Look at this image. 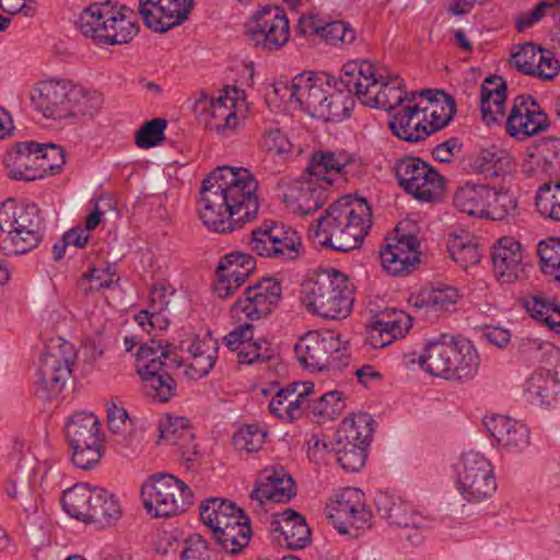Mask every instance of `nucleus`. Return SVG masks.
<instances>
[{"mask_svg": "<svg viewBox=\"0 0 560 560\" xmlns=\"http://www.w3.org/2000/svg\"><path fill=\"white\" fill-rule=\"evenodd\" d=\"M258 180L245 167H217L203 179L199 215L203 224L219 233L235 229L236 222L250 221L259 209Z\"/></svg>", "mask_w": 560, "mask_h": 560, "instance_id": "1", "label": "nucleus"}, {"mask_svg": "<svg viewBox=\"0 0 560 560\" xmlns=\"http://www.w3.org/2000/svg\"><path fill=\"white\" fill-rule=\"evenodd\" d=\"M372 226V210L365 199L345 196L326 210L310 229V237L338 252L357 248Z\"/></svg>", "mask_w": 560, "mask_h": 560, "instance_id": "2", "label": "nucleus"}, {"mask_svg": "<svg viewBox=\"0 0 560 560\" xmlns=\"http://www.w3.org/2000/svg\"><path fill=\"white\" fill-rule=\"evenodd\" d=\"M275 93L294 98L308 115L325 121H342L349 117L354 105L353 96L345 94L337 79L329 73H301L290 86H275Z\"/></svg>", "mask_w": 560, "mask_h": 560, "instance_id": "3", "label": "nucleus"}, {"mask_svg": "<svg viewBox=\"0 0 560 560\" xmlns=\"http://www.w3.org/2000/svg\"><path fill=\"white\" fill-rule=\"evenodd\" d=\"M102 105V96L65 79L49 78L37 81V114L52 121L77 122L94 117Z\"/></svg>", "mask_w": 560, "mask_h": 560, "instance_id": "4", "label": "nucleus"}, {"mask_svg": "<svg viewBox=\"0 0 560 560\" xmlns=\"http://www.w3.org/2000/svg\"><path fill=\"white\" fill-rule=\"evenodd\" d=\"M131 15L132 10L112 0L93 2L80 12L75 26L100 46L122 45L132 40L139 31Z\"/></svg>", "mask_w": 560, "mask_h": 560, "instance_id": "5", "label": "nucleus"}, {"mask_svg": "<svg viewBox=\"0 0 560 560\" xmlns=\"http://www.w3.org/2000/svg\"><path fill=\"white\" fill-rule=\"evenodd\" d=\"M301 301L308 312L328 319L347 317L353 304L348 278L336 269L305 279Z\"/></svg>", "mask_w": 560, "mask_h": 560, "instance_id": "6", "label": "nucleus"}, {"mask_svg": "<svg viewBox=\"0 0 560 560\" xmlns=\"http://www.w3.org/2000/svg\"><path fill=\"white\" fill-rule=\"evenodd\" d=\"M299 362L312 370H341L349 363L347 343L335 331H310L295 343Z\"/></svg>", "mask_w": 560, "mask_h": 560, "instance_id": "7", "label": "nucleus"}, {"mask_svg": "<svg viewBox=\"0 0 560 560\" xmlns=\"http://www.w3.org/2000/svg\"><path fill=\"white\" fill-rule=\"evenodd\" d=\"M77 358L74 346L61 337H52L40 351L37 376V394L42 390L50 400L63 388L71 376V366Z\"/></svg>", "mask_w": 560, "mask_h": 560, "instance_id": "8", "label": "nucleus"}, {"mask_svg": "<svg viewBox=\"0 0 560 560\" xmlns=\"http://www.w3.org/2000/svg\"><path fill=\"white\" fill-rule=\"evenodd\" d=\"M141 497L147 511L154 517H171L192 504L188 486L173 475L161 474L142 486Z\"/></svg>", "mask_w": 560, "mask_h": 560, "instance_id": "9", "label": "nucleus"}, {"mask_svg": "<svg viewBox=\"0 0 560 560\" xmlns=\"http://www.w3.org/2000/svg\"><path fill=\"white\" fill-rule=\"evenodd\" d=\"M136 366L142 381L151 389L150 395L160 401H167L174 395L176 384L165 370L175 360L170 359L168 345L151 339L142 345L136 354Z\"/></svg>", "mask_w": 560, "mask_h": 560, "instance_id": "10", "label": "nucleus"}, {"mask_svg": "<svg viewBox=\"0 0 560 560\" xmlns=\"http://www.w3.org/2000/svg\"><path fill=\"white\" fill-rule=\"evenodd\" d=\"M456 486L465 500L480 502L497 490V480L490 462L475 451L462 455L456 465Z\"/></svg>", "mask_w": 560, "mask_h": 560, "instance_id": "11", "label": "nucleus"}, {"mask_svg": "<svg viewBox=\"0 0 560 560\" xmlns=\"http://www.w3.org/2000/svg\"><path fill=\"white\" fill-rule=\"evenodd\" d=\"M395 175L404 190L418 200L434 201L443 194V176L419 158L401 159L395 165Z\"/></svg>", "mask_w": 560, "mask_h": 560, "instance_id": "12", "label": "nucleus"}, {"mask_svg": "<svg viewBox=\"0 0 560 560\" xmlns=\"http://www.w3.org/2000/svg\"><path fill=\"white\" fill-rule=\"evenodd\" d=\"M281 283L276 278H262L248 285L243 298L235 301L232 312L258 320L270 315L281 300Z\"/></svg>", "mask_w": 560, "mask_h": 560, "instance_id": "13", "label": "nucleus"}, {"mask_svg": "<svg viewBox=\"0 0 560 560\" xmlns=\"http://www.w3.org/2000/svg\"><path fill=\"white\" fill-rule=\"evenodd\" d=\"M256 46L265 50L281 49L289 40L290 27L284 11L278 7L264 8L247 28Z\"/></svg>", "mask_w": 560, "mask_h": 560, "instance_id": "14", "label": "nucleus"}, {"mask_svg": "<svg viewBox=\"0 0 560 560\" xmlns=\"http://www.w3.org/2000/svg\"><path fill=\"white\" fill-rule=\"evenodd\" d=\"M234 107V100L226 94L212 100L201 93L195 104L203 127L221 138L234 135L240 125Z\"/></svg>", "mask_w": 560, "mask_h": 560, "instance_id": "15", "label": "nucleus"}, {"mask_svg": "<svg viewBox=\"0 0 560 560\" xmlns=\"http://www.w3.org/2000/svg\"><path fill=\"white\" fill-rule=\"evenodd\" d=\"M419 241L416 235H399L386 238L385 247L380 252L383 268L393 276L412 272L419 265Z\"/></svg>", "mask_w": 560, "mask_h": 560, "instance_id": "16", "label": "nucleus"}, {"mask_svg": "<svg viewBox=\"0 0 560 560\" xmlns=\"http://www.w3.org/2000/svg\"><path fill=\"white\" fill-rule=\"evenodd\" d=\"M549 118L530 95H518L506 119L510 136L526 139L547 130Z\"/></svg>", "mask_w": 560, "mask_h": 560, "instance_id": "17", "label": "nucleus"}, {"mask_svg": "<svg viewBox=\"0 0 560 560\" xmlns=\"http://www.w3.org/2000/svg\"><path fill=\"white\" fill-rule=\"evenodd\" d=\"M254 327L245 324L236 327L223 337V342L233 352L237 353V361L242 364L268 362L276 358V350L262 339H254Z\"/></svg>", "mask_w": 560, "mask_h": 560, "instance_id": "18", "label": "nucleus"}, {"mask_svg": "<svg viewBox=\"0 0 560 560\" xmlns=\"http://www.w3.org/2000/svg\"><path fill=\"white\" fill-rule=\"evenodd\" d=\"M331 180L322 179L307 174L299 179L284 195L288 207L301 215H307L319 209L327 200V190Z\"/></svg>", "mask_w": 560, "mask_h": 560, "instance_id": "19", "label": "nucleus"}, {"mask_svg": "<svg viewBox=\"0 0 560 560\" xmlns=\"http://www.w3.org/2000/svg\"><path fill=\"white\" fill-rule=\"evenodd\" d=\"M363 495L357 488H347L331 503L329 518L340 533H348L349 527L360 529L368 525L370 512L364 508Z\"/></svg>", "mask_w": 560, "mask_h": 560, "instance_id": "20", "label": "nucleus"}, {"mask_svg": "<svg viewBox=\"0 0 560 560\" xmlns=\"http://www.w3.org/2000/svg\"><path fill=\"white\" fill-rule=\"evenodd\" d=\"M417 92H410L409 100L392 112L388 127L397 138L417 143L430 136L423 119H420L421 106L416 102Z\"/></svg>", "mask_w": 560, "mask_h": 560, "instance_id": "21", "label": "nucleus"}, {"mask_svg": "<svg viewBox=\"0 0 560 560\" xmlns=\"http://www.w3.org/2000/svg\"><path fill=\"white\" fill-rule=\"evenodd\" d=\"M294 497V481L283 469L265 468L250 493V499L261 508L265 502L285 503Z\"/></svg>", "mask_w": 560, "mask_h": 560, "instance_id": "22", "label": "nucleus"}, {"mask_svg": "<svg viewBox=\"0 0 560 560\" xmlns=\"http://www.w3.org/2000/svg\"><path fill=\"white\" fill-rule=\"evenodd\" d=\"M493 271L498 280L511 283L524 275L521 244L513 237L500 238L492 250Z\"/></svg>", "mask_w": 560, "mask_h": 560, "instance_id": "23", "label": "nucleus"}, {"mask_svg": "<svg viewBox=\"0 0 560 560\" xmlns=\"http://www.w3.org/2000/svg\"><path fill=\"white\" fill-rule=\"evenodd\" d=\"M374 504L376 513L390 526L420 527L423 523V517L395 493L378 491L374 497Z\"/></svg>", "mask_w": 560, "mask_h": 560, "instance_id": "24", "label": "nucleus"}, {"mask_svg": "<svg viewBox=\"0 0 560 560\" xmlns=\"http://www.w3.org/2000/svg\"><path fill=\"white\" fill-rule=\"evenodd\" d=\"M380 80L375 75V67L365 59L351 60L343 65L341 75L337 79V84L345 94L357 96L361 102Z\"/></svg>", "mask_w": 560, "mask_h": 560, "instance_id": "25", "label": "nucleus"}, {"mask_svg": "<svg viewBox=\"0 0 560 560\" xmlns=\"http://www.w3.org/2000/svg\"><path fill=\"white\" fill-rule=\"evenodd\" d=\"M419 97L425 98L428 105L421 107L427 130L432 135L450 124L456 113V104L452 96L440 90L424 89L417 92Z\"/></svg>", "mask_w": 560, "mask_h": 560, "instance_id": "26", "label": "nucleus"}, {"mask_svg": "<svg viewBox=\"0 0 560 560\" xmlns=\"http://www.w3.org/2000/svg\"><path fill=\"white\" fill-rule=\"evenodd\" d=\"M402 86V80L398 75H380L378 82L372 85L362 104L392 113L409 100L410 92L404 91Z\"/></svg>", "mask_w": 560, "mask_h": 560, "instance_id": "27", "label": "nucleus"}, {"mask_svg": "<svg viewBox=\"0 0 560 560\" xmlns=\"http://www.w3.org/2000/svg\"><path fill=\"white\" fill-rule=\"evenodd\" d=\"M453 336L442 334L438 338L428 340L423 353L418 362L427 373L447 380Z\"/></svg>", "mask_w": 560, "mask_h": 560, "instance_id": "28", "label": "nucleus"}, {"mask_svg": "<svg viewBox=\"0 0 560 560\" xmlns=\"http://www.w3.org/2000/svg\"><path fill=\"white\" fill-rule=\"evenodd\" d=\"M453 354L450 359L448 381H469L472 380L479 370L480 358L474 345L464 338L453 336Z\"/></svg>", "mask_w": 560, "mask_h": 560, "instance_id": "29", "label": "nucleus"}, {"mask_svg": "<svg viewBox=\"0 0 560 560\" xmlns=\"http://www.w3.org/2000/svg\"><path fill=\"white\" fill-rule=\"evenodd\" d=\"M506 84L502 77H488L480 88V110L487 125L499 121L504 116Z\"/></svg>", "mask_w": 560, "mask_h": 560, "instance_id": "30", "label": "nucleus"}, {"mask_svg": "<svg viewBox=\"0 0 560 560\" xmlns=\"http://www.w3.org/2000/svg\"><path fill=\"white\" fill-rule=\"evenodd\" d=\"M493 197L494 190L489 185L467 182L456 189L453 202L460 212L483 218L486 208Z\"/></svg>", "mask_w": 560, "mask_h": 560, "instance_id": "31", "label": "nucleus"}, {"mask_svg": "<svg viewBox=\"0 0 560 560\" xmlns=\"http://www.w3.org/2000/svg\"><path fill=\"white\" fill-rule=\"evenodd\" d=\"M272 530L279 532L290 549H302L311 541V529L305 518L294 510L287 509L271 523Z\"/></svg>", "mask_w": 560, "mask_h": 560, "instance_id": "32", "label": "nucleus"}, {"mask_svg": "<svg viewBox=\"0 0 560 560\" xmlns=\"http://www.w3.org/2000/svg\"><path fill=\"white\" fill-rule=\"evenodd\" d=\"M355 155L345 150L317 151L312 154L306 173L318 180L327 179L332 182L335 175L341 174L343 170L354 163Z\"/></svg>", "mask_w": 560, "mask_h": 560, "instance_id": "33", "label": "nucleus"}, {"mask_svg": "<svg viewBox=\"0 0 560 560\" xmlns=\"http://www.w3.org/2000/svg\"><path fill=\"white\" fill-rule=\"evenodd\" d=\"M5 164L10 178L33 182L35 179V142L18 143L14 151L7 154Z\"/></svg>", "mask_w": 560, "mask_h": 560, "instance_id": "34", "label": "nucleus"}, {"mask_svg": "<svg viewBox=\"0 0 560 560\" xmlns=\"http://www.w3.org/2000/svg\"><path fill=\"white\" fill-rule=\"evenodd\" d=\"M66 438L70 443H96L100 438V421L94 413L77 412L66 424Z\"/></svg>", "mask_w": 560, "mask_h": 560, "instance_id": "35", "label": "nucleus"}, {"mask_svg": "<svg viewBox=\"0 0 560 560\" xmlns=\"http://www.w3.org/2000/svg\"><path fill=\"white\" fill-rule=\"evenodd\" d=\"M458 300L455 288L445 287L439 289H422L418 294L409 299L410 304L419 310L425 308L432 312L448 311Z\"/></svg>", "mask_w": 560, "mask_h": 560, "instance_id": "36", "label": "nucleus"}, {"mask_svg": "<svg viewBox=\"0 0 560 560\" xmlns=\"http://www.w3.org/2000/svg\"><path fill=\"white\" fill-rule=\"evenodd\" d=\"M512 158L508 152L490 147L481 149L474 160V170L486 177H499L510 171Z\"/></svg>", "mask_w": 560, "mask_h": 560, "instance_id": "37", "label": "nucleus"}, {"mask_svg": "<svg viewBox=\"0 0 560 560\" xmlns=\"http://www.w3.org/2000/svg\"><path fill=\"white\" fill-rule=\"evenodd\" d=\"M91 498V487L88 483H75L62 492L60 501L67 514L89 523L92 511Z\"/></svg>", "mask_w": 560, "mask_h": 560, "instance_id": "38", "label": "nucleus"}, {"mask_svg": "<svg viewBox=\"0 0 560 560\" xmlns=\"http://www.w3.org/2000/svg\"><path fill=\"white\" fill-rule=\"evenodd\" d=\"M372 418L366 413L345 419L336 432V443L348 445L352 442L369 444L372 435Z\"/></svg>", "mask_w": 560, "mask_h": 560, "instance_id": "39", "label": "nucleus"}, {"mask_svg": "<svg viewBox=\"0 0 560 560\" xmlns=\"http://www.w3.org/2000/svg\"><path fill=\"white\" fill-rule=\"evenodd\" d=\"M272 258L295 260L302 252V241L299 234L283 224L275 223L272 238Z\"/></svg>", "mask_w": 560, "mask_h": 560, "instance_id": "40", "label": "nucleus"}, {"mask_svg": "<svg viewBox=\"0 0 560 560\" xmlns=\"http://www.w3.org/2000/svg\"><path fill=\"white\" fill-rule=\"evenodd\" d=\"M160 9L159 21H154L153 31L164 33L184 23L194 5V0H164Z\"/></svg>", "mask_w": 560, "mask_h": 560, "instance_id": "41", "label": "nucleus"}, {"mask_svg": "<svg viewBox=\"0 0 560 560\" xmlns=\"http://www.w3.org/2000/svg\"><path fill=\"white\" fill-rule=\"evenodd\" d=\"M159 430L160 440L176 446L191 444L195 438L188 419L184 417L166 416L160 421Z\"/></svg>", "mask_w": 560, "mask_h": 560, "instance_id": "42", "label": "nucleus"}, {"mask_svg": "<svg viewBox=\"0 0 560 560\" xmlns=\"http://www.w3.org/2000/svg\"><path fill=\"white\" fill-rule=\"evenodd\" d=\"M235 503L219 498H210L201 503L199 508L200 518L202 523L212 529L214 527L229 524V516L236 511Z\"/></svg>", "mask_w": 560, "mask_h": 560, "instance_id": "43", "label": "nucleus"}, {"mask_svg": "<svg viewBox=\"0 0 560 560\" xmlns=\"http://www.w3.org/2000/svg\"><path fill=\"white\" fill-rule=\"evenodd\" d=\"M256 261L249 254L233 252L221 258L217 271H222L234 282L244 283L255 270Z\"/></svg>", "mask_w": 560, "mask_h": 560, "instance_id": "44", "label": "nucleus"}, {"mask_svg": "<svg viewBox=\"0 0 560 560\" xmlns=\"http://www.w3.org/2000/svg\"><path fill=\"white\" fill-rule=\"evenodd\" d=\"M530 316L544 323L549 329L560 335V304L544 298L534 296L525 302Z\"/></svg>", "mask_w": 560, "mask_h": 560, "instance_id": "45", "label": "nucleus"}, {"mask_svg": "<svg viewBox=\"0 0 560 560\" xmlns=\"http://www.w3.org/2000/svg\"><path fill=\"white\" fill-rule=\"evenodd\" d=\"M447 248L452 259L464 269L477 265L481 257L477 242L468 234L450 238Z\"/></svg>", "mask_w": 560, "mask_h": 560, "instance_id": "46", "label": "nucleus"}, {"mask_svg": "<svg viewBox=\"0 0 560 560\" xmlns=\"http://www.w3.org/2000/svg\"><path fill=\"white\" fill-rule=\"evenodd\" d=\"M527 392L541 399V402L550 404L551 398L560 392V383L550 370L535 371L527 381Z\"/></svg>", "mask_w": 560, "mask_h": 560, "instance_id": "47", "label": "nucleus"}, {"mask_svg": "<svg viewBox=\"0 0 560 560\" xmlns=\"http://www.w3.org/2000/svg\"><path fill=\"white\" fill-rule=\"evenodd\" d=\"M65 163L63 148L55 143H37V178L58 173Z\"/></svg>", "mask_w": 560, "mask_h": 560, "instance_id": "48", "label": "nucleus"}, {"mask_svg": "<svg viewBox=\"0 0 560 560\" xmlns=\"http://www.w3.org/2000/svg\"><path fill=\"white\" fill-rule=\"evenodd\" d=\"M538 212L553 221H560V180L540 186L536 195Z\"/></svg>", "mask_w": 560, "mask_h": 560, "instance_id": "49", "label": "nucleus"}, {"mask_svg": "<svg viewBox=\"0 0 560 560\" xmlns=\"http://www.w3.org/2000/svg\"><path fill=\"white\" fill-rule=\"evenodd\" d=\"M35 247V230H7L0 234V249L5 255H21Z\"/></svg>", "mask_w": 560, "mask_h": 560, "instance_id": "50", "label": "nucleus"}, {"mask_svg": "<svg viewBox=\"0 0 560 560\" xmlns=\"http://www.w3.org/2000/svg\"><path fill=\"white\" fill-rule=\"evenodd\" d=\"M212 536L222 550L235 555L248 545L252 537V528L250 526L231 527L214 532Z\"/></svg>", "mask_w": 560, "mask_h": 560, "instance_id": "51", "label": "nucleus"}, {"mask_svg": "<svg viewBox=\"0 0 560 560\" xmlns=\"http://www.w3.org/2000/svg\"><path fill=\"white\" fill-rule=\"evenodd\" d=\"M34 206H19L9 211L7 206L0 209V230H34L33 212Z\"/></svg>", "mask_w": 560, "mask_h": 560, "instance_id": "52", "label": "nucleus"}, {"mask_svg": "<svg viewBox=\"0 0 560 560\" xmlns=\"http://www.w3.org/2000/svg\"><path fill=\"white\" fill-rule=\"evenodd\" d=\"M70 446L72 448V463L83 470L93 469L104 455L102 441H96V443H70Z\"/></svg>", "mask_w": 560, "mask_h": 560, "instance_id": "53", "label": "nucleus"}, {"mask_svg": "<svg viewBox=\"0 0 560 560\" xmlns=\"http://www.w3.org/2000/svg\"><path fill=\"white\" fill-rule=\"evenodd\" d=\"M269 409L272 415L287 421H292L303 413V407L298 405V399L289 389L281 388L272 397Z\"/></svg>", "mask_w": 560, "mask_h": 560, "instance_id": "54", "label": "nucleus"}, {"mask_svg": "<svg viewBox=\"0 0 560 560\" xmlns=\"http://www.w3.org/2000/svg\"><path fill=\"white\" fill-rule=\"evenodd\" d=\"M537 253L541 261L542 271L560 281V240L550 238L547 242H540Z\"/></svg>", "mask_w": 560, "mask_h": 560, "instance_id": "55", "label": "nucleus"}, {"mask_svg": "<svg viewBox=\"0 0 560 560\" xmlns=\"http://www.w3.org/2000/svg\"><path fill=\"white\" fill-rule=\"evenodd\" d=\"M266 431L257 424H249L241 428L233 435V445L236 450L246 453H254L261 448L265 443Z\"/></svg>", "mask_w": 560, "mask_h": 560, "instance_id": "56", "label": "nucleus"}, {"mask_svg": "<svg viewBox=\"0 0 560 560\" xmlns=\"http://www.w3.org/2000/svg\"><path fill=\"white\" fill-rule=\"evenodd\" d=\"M517 212L516 199L508 192H497L494 190V197L486 208L483 218L502 221L510 217H515Z\"/></svg>", "mask_w": 560, "mask_h": 560, "instance_id": "57", "label": "nucleus"}, {"mask_svg": "<svg viewBox=\"0 0 560 560\" xmlns=\"http://www.w3.org/2000/svg\"><path fill=\"white\" fill-rule=\"evenodd\" d=\"M167 121L163 118H155L145 121L136 132L135 142L141 149L159 145L164 140V130Z\"/></svg>", "mask_w": 560, "mask_h": 560, "instance_id": "58", "label": "nucleus"}, {"mask_svg": "<svg viewBox=\"0 0 560 560\" xmlns=\"http://www.w3.org/2000/svg\"><path fill=\"white\" fill-rule=\"evenodd\" d=\"M320 38L330 45H349L355 40L357 33L347 22H324Z\"/></svg>", "mask_w": 560, "mask_h": 560, "instance_id": "59", "label": "nucleus"}, {"mask_svg": "<svg viewBox=\"0 0 560 560\" xmlns=\"http://www.w3.org/2000/svg\"><path fill=\"white\" fill-rule=\"evenodd\" d=\"M541 49L533 43H526L513 52L510 62L522 73L533 75Z\"/></svg>", "mask_w": 560, "mask_h": 560, "instance_id": "60", "label": "nucleus"}, {"mask_svg": "<svg viewBox=\"0 0 560 560\" xmlns=\"http://www.w3.org/2000/svg\"><path fill=\"white\" fill-rule=\"evenodd\" d=\"M376 320L378 327H383L394 340L402 338L412 326L411 316L402 311H394Z\"/></svg>", "mask_w": 560, "mask_h": 560, "instance_id": "61", "label": "nucleus"}, {"mask_svg": "<svg viewBox=\"0 0 560 560\" xmlns=\"http://www.w3.org/2000/svg\"><path fill=\"white\" fill-rule=\"evenodd\" d=\"M86 281L91 282L89 289H85V292L108 289L113 284L118 282V278H116V269L112 265H106L104 268H91L89 272L83 273L79 283L82 285Z\"/></svg>", "mask_w": 560, "mask_h": 560, "instance_id": "62", "label": "nucleus"}, {"mask_svg": "<svg viewBox=\"0 0 560 560\" xmlns=\"http://www.w3.org/2000/svg\"><path fill=\"white\" fill-rule=\"evenodd\" d=\"M261 148L269 154L287 159L292 152V143L281 130L271 129L264 133Z\"/></svg>", "mask_w": 560, "mask_h": 560, "instance_id": "63", "label": "nucleus"}, {"mask_svg": "<svg viewBox=\"0 0 560 560\" xmlns=\"http://www.w3.org/2000/svg\"><path fill=\"white\" fill-rule=\"evenodd\" d=\"M275 223H264L252 232L250 249L258 256L272 257Z\"/></svg>", "mask_w": 560, "mask_h": 560, "instance_id": "64", "label": "nucleus"}]
</instances>
